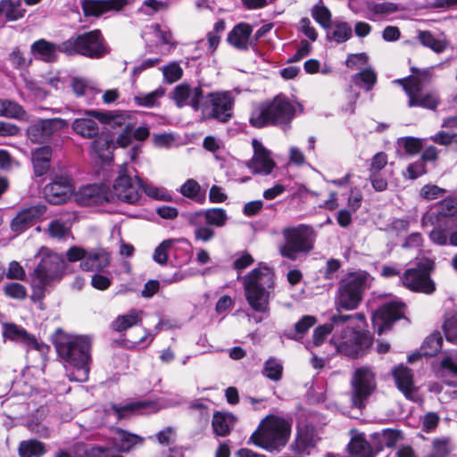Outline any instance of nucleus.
I'll return each instance as SVG.
<instances>
[{
	"mask_svg": "<svg viewBox=\"0 0 457 457\" xmlns=\"http://www.w3.org/2000/svg\"><path fill=\"white\" fill-rule=\"evenodd\" d=\"M54 345L59 356L74 368L70 380L87 381L89 373L90 340L85 336L69 335L61 329L56 331Z\"/></svg>",
	"mask_w": 457,
	"mask_h": 457,
	"instance_id": "obj_1",
	"label": "nucleus"
},
{
	"mask_svg": "<svg viewBox=\"0 0 457 457\" xmlns=\"http://www.w3.org/2000/svg\"><path fill=\"white\" fill-rule=\"evenodd\" d=\"M295 109L289 100L278 95L273 99L255 104L251 112L249 122L254 128L267 126L287 127L295 116Z\"/></svg>",
	"mask_w": 457,
	"mask_h": 457,
	"instance_id": "obj_2",
	"label": "nucleus"
},
{
	"mask_svg": "<svg viewBox=\"0 0 457 457\" xmlns=\"http://www.w3.org/2000/svg\"><path fill=\"white\" fill-rule=\"evenodd\" d=\"M291 425L282 417L266 416L258 428L252 434L250 440L257 446L270 452L279 451L288 441Z\"/></svg>",
	"mask_w": 457,
	"mask_h": 457,
	"instance_id": "obj_3",
	"label": "nucleus"
},
{
	"mask_svg": "<svg viewBox=\"0 0 457 457\" xmlns=\"http://www.w3.org/2000/svg\"><path fill=\"white\" fill-rule=\"evenodd\" d=\"M245 298L249 305L258 312H267L273 276L268 268H256L243 278Z\"/></svg>",
	"mask_w": 457,
	"mask_h": 457,
	"instance_id": "obj_4",
	"label": "nucleus"
},
{
	"mask_svg": "<svg viewBox=\"0 0 457 457\" xmlns=\"http://www.w3.org/2000/svg\"><path fill=\"white\" fill-rule=\"evenodd\" d=\"M37 256L40 262L34 270L31 284L41 296L47 286L61 279L65 270V262L61 255L46 247H41Z\"/></svg>",
	"mask_w": 457,
	"mask_h": 457,
	"instance_id": "obj_5",
	"label": "nucleus"
},
{
	"mask_svg": "<svg viewBox=\"0 0 457 457\" xmlns=\"http://www.w3.org/2000/svg\"><path fill=\"white\" fill-rule=\"evenodd\" d=\"M281 234L284 242L279 245L278 252L285 258L295 261L313 248V231L306 225L285 228Z\"/></svg>",
	"mask_w": 457,
	"mask_h": 457,
	"instance_id": "obj_6",
	"label": "nucleus"
},
{
	"mask_svg": "<svg viewBox=\"0 0 457 457\" xmlns=\"http://www.w3.org/2000/svg\"><path fill=\"white\" fill-rule=\"evenodd\" d=\"M62 49L67 55L82 54L90 58H99L106 53L99 30L71 37L62 43Z\"/></svg>",
	"mask_w": 457,
	"mask_h": 457,
	"instance_id": "obj_7",
	"label": "nucleus"
},
{
	"mask_svg": "<svg viewBox=\"0 0 457 457\" xmlns=\"http://www.w3.org/2000/svg\"><path fill=\"white\" fill-rule=\"evenodd\" d=\"M368 279L369 275L366 272L351 273L342 279L336 302L337 308L345 310L357 308L361 301Z\"/></svg>",
	"mask_w": 457,
	"mask_h": 457,
	"instance_id": "obj_8",
	"label": "nucleus"
},
{
	"mask_svg": "<svg viewBox=\"0 0 457 457\" xmlns=\"http://www.w3.org/2000/svg\"><path fill=\"white\" fill-rule=\"evenodd\" d=\"M433 268L434 262L431 260H422L400 276V283L411 292L431 295L436 291V285L429 275Z\"/></svg>",
	"mask_w": 457,
	"mask_h": 457,
	"instance_id": "obj_9",
	"label": "nucleus"
},
{
	"mask_svg": "<svg viewBox=\"0 0 457 457\" xmlns=\"http://www.w3.org/2000/svg\"><path fill=\"white\" fill-rule=\"evenodd\" d=\"M235 97L231 91L210 93L201 104L203 119L228 122L233 114Z\"/></svg>",
	"mask_w": 457,
	"mask_h": 457,
	"instance_id": "obj_10",
	"label": "nucleus"
},
{
	"mask_svg": "<svg viewBox=\"0 0 457 457\" xmlns=\"http://www.w3.org/2000/svg\"><path fill=\"white\" fill-rule=\"evenodd\" d=\"M331 342L337 348V352L345 355L355 358L370 345V337L367 334L354 329L350 325L342 328L336 327Z\"/></svg>",
	"mask_w": 457,
	"mask_h": 457,
	"instance_id": "obj_11",
	"label": "nucleus"
},
{
	"mask_svg": "<svg viewBox=\"0 0 457 457\" xmlns=\"http://www.w3.org/2000/svg\"><path fill=\"white\" fill-rule=\"evenodd\" d=\"M424 79L425 77L418 75L396 79L395 82L403 87L405 93L409 96V107L420 106L435 110L439 104V97L436 92L423 91Z\"/></svg>",
	"mask_w": 457,
	"mask_h": 457,
	"instance_id": "obj_12",
	"label": "nucleus"
},
{
	"mask_svg": "<svg viewBox=\"0 0 457 457\" xmlns=\"http://www.w3.org/2000/svg\"><path fill=\"white\" fill-rule=\"evenodd\" d=\"M140 182L141 180L137 177L135 181L133 180L126 164L121 165L118 176L114 179L112 189H109L110 202L118 199L129 204H135L140 198Z\"/></svg>",
	"mask_w": 457,
	"mask_h": 457,
	"instance_id": "obj_13",
	"label": "nucleus"
},
{
	"mask_svg": "<svg viewBox=\"0 0 457 457\" xmlns=\"http://www.w3.org/2000/svg\"><path fill=\"white\" fill-rule=\"evenodd\" d=\"M352 403L359 409L365 406V402L376 388L375 374L369 367L358 368L352 378Z\"/></svg>",
	"mask_w": 457,
	"mask_h": 457,
	"instance_id": "obj_14",
	"label": "nucleus"
},
{
	"mask_svg": "<svg viewBox=\"0 0 457 457\" xmlns=\"http://www.w3.org/2000/svg\"><path fill=\"white\" fill-rule=\"evenodd\" d=\"M445 224V228H457V198L450 197L437 204L436 211H430L422 217L421 223Z\"/></svg>",
	"mask_w": 457,
	"mask_h": 457,
	"instance_id": "obj_15",
	"label": "nucleus"
},
{
	"mask_svg": "<svg viewBox=\"0 0 457 457\" xmlns=\"http://www.w3.org/2000/svg\"><path fill=\"white\" fill-rule=\"evenodd\" d=\"M74 186L68 176L56 177L54 180L45 187L46 199L53 204H62L74 196Z\"/></svg>",
	"mask_w": 457,
	"mask_h": 457,
	"instance_id": "obj_16",
	"label": "nucleus"
},
{
	"mask_svg": "<svg viewBox=\"0 0 457 457\" xmlns=\"http://www.w3.org/2000/svg\"><path fill=\"white\" fill-rule=\"evenodd\" d=\"M67 126V121L61 118L39 120L29 127L28 136L31 141L41 143Z\"/></svg>",
	"mask_w": 457,
	"mask_h": 457,
	"instance_id": "obj_17",
	"label": "nucleus"
},
{
	"mask_svg": "<svg viewBox=\"0 0 457 457\" xmlns=\"http://www.w3.org/2000/svg\"><path fill=\"white\" fill-rule=\"evenodd\" d=\"M404 304L392 302L384 304L375 312L372 317L373 326L378 334H382L395 320L403 315Z\"/></svg>",
	"mask_w": 457,
	"mask_h": 457,
	"instance_id": "obj_18",
	"label": "nucleus"
},
{
	"mask_svg": "<svg viewBox=\"0 0 457 457\" xmlns=\"http://www.w3.org/2000/svg\"><path fill=\"white\" fill-rule=\"evenodd\" d=\"M4 337L6 339L22 344L27 348L37 350L42 353L48 351V346L46 344L38 341L34 335L14 323H5L4 325Z\"/></svg>",
	"mask_w": 457,
	"mask_h": 457,
	"instance_id": "obj_19",
	"label": "nucleus"
},
{
	"mask_svg": "<svg viewBox=\"0 0 457 457\" xmlns=\"http://www.w3.org/2000/svg\"><path fill=\"white\" fill-rule=\"evenodd\" d=\"M109 188L104 185H87L74 193L75 201L80 205L102 204L110 202Z\"/></svg>",
	"mask_w": 457,
	"mask_h": 457,
	"instance_id": "obj_20",
	"label": "nucleus"
},
{
	"mask_svg": "<svg viewBox=\"0 0 457 457\" xmlns=\"http://www.w3.org/2000/svg\"><path fill=\"white\" fill-rule=\"evenodd\" d=\"M203 90L200 87H190L187 84H180L175 87L172 99L178 107L190 105L195 111L201 109Z\"/></svg>",
	"mask_w": 457,
	"mask_h": 457,
	"instance_id": "obj_21",
	"label": "nucleus"
},
{
	"mask_svg": "<svg viewBox=\"0 0 457 457\" xmlns=\"http://www.w3.org/2000/svg\"><path fill=\"white\" fill-rule=\"evenodd\" d=\"M252 145L254 154L248 164L249 168L254 173L270 174L275 166L270 152L257 139H253Z\"/></svg>",
	"mask_w": 457,
	"mask_h": 457,
	"instance_id": "obj_22",
	"label": "nucleus"
},
{
	"mask_svg": "<svg viewBox=\"0 0 457 457\" xmlns=\"http://www.w3.org/2000/svg\"><path fill=\"white\" fill-rule=\"evenodd\" d=\"M112 409L120 420L137 414L155 413L159 411L156 403L152 401L130 402L121 406L112 404Z\"/></svg>",
	"mask_w": 457,
	"mask_h": 457,
	"instance_id": "obj_23",
	"label": "nucleus"
},
{
	"mask_svg": "<svg viewBox=\"0 0 457 457\" xmlns=\"http://www.w3.org/2000/svg\"><path fill=\"white\" fill-rule=\"evenodd\" d=\"M90 112L100 111H85L81 117L75 119L71 123L72 130L85 138H95L99 133V126L96 116Z\"/></svg>",
	"mask_w": 457,
	"mask_h": 457,
	"instance_id": "obj_24",
	"label": "nucleus"
},
{
	"mask_svg": "<svg viewBox=\"0 0 457 457\" xmlns=\"http://www.w3.org/2000/svg\"><path fill=\"white\" fill-rule=\"evenodd\" d=\"M46 212L44 205H35L21 211L12 220L11 228L14 232H21L29 227L35 220Z\"/></svg>",
	"mask_w": 457,
	"mask_h": 457,
	"instance_id": "obj_25",
	"label": "nucleus"
},
{
	"mask_svg": "<svg viewBox=\"0 0 457 457\" xmlns=\"http://www.w3.org/2000/svg\"><path fill=\"white\" fill-rule=\"evenodd\" d=\"M31 54L37 59L46 62H54L58 54L62 53V44L55 45L46 39H38L30 46Z\"/></svg>",
	"mask_w": 457,
	"mask_h": 457,
	"instance_id": "obj_26",
	"label": "nucleus"
},
{
	"mask_svg": "<svg viewBox=\"0 0 457 457\" xmlns=\"http://www.w3.org/2000/svg\"><path fill=\"white\" fill-rule=\"evenodd\" d=\"M126 4V0H86L83 11L87 16H100L108 11H120Z\"/></svg>",
	"mask_w": 457,
	"mask_h": 457,
	"instance_id": "obj_27",
	"label": "nucleus"
},
{
	"mask_svg": "<svg viewBox=\"0 0 457 457\" xmlns=\"http://www.w3.org/2000/svg\"><path fill=\"white\" fill-rule=\"evenodd\" d=\"M252 27L245 22L236 25L228 34V42L238 50H247L251 45Z\"/></svg>",
	"mask_w": 457,
	"mask_h": 457,
	"instance_id": "obj_28",
	"label": "nucleus"
},
{
	"mask_svg": "<svg viewBox=\"0 0 457 457\" xmlns=\"http://www.w3.org/2000/svg\"><path fill=\"white\" fill-rule=\"evenodd\" d=\"M393 375L398 389L408 398L413 400V393L416 387L413 382L411 370L403 365L395 368Z\"/></svg>",
	"mask_w": 457,
	"mask_h": 457,
	"instance_id": "obj_29",
	"label": "nucleus"
},
{
	"mask_svg": "<svg viewBox=\"0 0 457 457\" xmlns=\"http://www.w3.org/2000/svg\"><path fill=\"white\" fill-rule=\"evenodd\" d=\"M110 264V255L104 249L91 250L80 262V268L86 271H99Z\"/></svg>",
	"mask_w": 457,
	"mask_h": 457,
	"instance_id": "obj_30",
	"label": "nucleus"
},
{
	"mask_svg": "<svg viewBox=\"0 0 457 457\" xmlns=\"http://www.w3.org/2000/svg\"><path fill=\"white\" fill-rule=\"evenodd\" d=\"M96 116L98 121L109 124L111 126H125V129L133 127L131 116L127 112H91Z\"/></svg>",
	"mask_w": 457,
	"mask_h": 457,
	"instance_id": "obj_31",
	"label": "nucleus"
},
{
	"mask_svg": "<svg viewBox=\"0 0 457 457\" xmlns=\"http://www.w3.org/2000/svg\"><path fill=\"white\" fill-rule=\"evenodd\" d=\"M236 421L237 418L232 413L217 411L212 420L213 432L219 436H226L234 428Z\"/></svg>",
	"mask_w": 457,
	"mask_h": 457,
	"instance_id": "obj_32",
	"label": "nucleus"
},
{
	"mask_svg": "<svg viewBox=\"0 0 457 457\" xmlns=\"http://www.w3.org/2000/svg\"><path fill=\"white\" fill-rule=\"evenodd\" d=\"M204 215L205 220L209 225L216 227H223L228 220L226 212L221 208H211L205 212H198L190 215L189 222L192 225H196V219Z\"/></svg>",
	"mask_w": 457,
	"mask_h": 457,
	"instance_id": "obj_33",
	"label": "nucleus"
},
{
	"mask_svg": "<svg viewBox=\"0 0 457 457\" xmlns=\"http://www.w3.org/2000/svg\"><path fill=\"white\" fill-rule=\"evenodd\" d=\"M52 150L48 146L36 149L32 153V164L37 176L46 174L50 167Z\"/></svg>",
	"mask_w": 457,
	"mask_h": 457,
	"instance_id": "obj_34",
	"label": "nucleus"
},
{
	"mask_svg": "<svg viewBox=\"0 0 457 457\" xmlns=\"http://www.w3.org/2000/svg\"><path fill=\"white\" fill-rule=\"evenodd\" d=\"M144 312L141 310L133 309L128 313L118 316L112 323V328L118 332L139 324L142 321Z\"/></svg>",
	"mask_w": 457,
	"mask_h": 457,
	"instance_id": "obj_35",
	"label": "nucleus"
},
{
	"mask_svg": "<svg viewBox=\"0 0 457 457\" xmlns=\"http://www.w3.org/2000/svg\"><path fill=\"white\" fill-rule=\"evenodd\" d=\"M348 449L352 454L359 457H375L376 455V453L365 439L364 435L361 433H353Z\"/></svg>",
	"mask_w": 457,
	"mask_h": 457,
	"instance_id": "obj_36",
	"label": "nucleus"
},
{
	"mask_svg": "<svg viewBox=\"0 0 457 457\" xmlns=\"http://www.w3.org/2000/svg\"><path fill=\"white\" fill-rule=\"evenodd\" d=\"M453 450V445L450 437H436L423 457H448Z\"/></svg>",
	"mask_w": 457,
	"mask_h": 457,
	"instance_id": "obj_37",
	"label": "nucleus"
},
{
	"mask_svg": "<svg viewBox=\"0 0 457 457\" xmlns=\"http://www.w3.org/2000/svg\"><path fill=\"white\" fill-rule=\"evenodd\" d=\"M18 453L20 457H41L46 453V448L38 440H24L20 443Z\"/></svg>",
	"mask_w": 457,
	"mask_h": 457,
	"instance_id": "obj_38",
	"label": "nucleus"
},
{
	"mask_svg": "<svg viewBox=\"0 0 457 457\" xmlns=\"http://www.w3.org/2000/svg\"><path fill=\"white\" fill-rule=\"evenodd\" d=\"M116 441V446L118 451L126 453L130 451L134 446L137 445H142L144 442V438L137 435L131 434L124 430H119L117 432Z\"/></svg>",
	"mask_w": 457,
	"mask_h": 457,
	"instance_id": "obj_39",
	"label": "nucleus"
},
{
	"mask_svg": "<svg viewBox=\"0 0 457 457\" xmlns=\"http://www.w3.org/2000/svg\"><path fill=\"white\" fill-rule=\"evenodd\" d=\"M353 30L351 26L345 21H336L333 23L331 30L328 32V38L340 44L351 38Z\"/></svg>",
	"mask_w": 457,
	"mask_h": 457,
	"instance_id": "obj_40",
	"label": "nucleus"
},
{
	"mask_svg": "<svg viewBox=\"0 0 457 457\" xmlns=\"http://www.w3.org/2000/svg\"><path fill=\"white\" fill-rule=\"evenodd\" d=\"M165 95V89L158 87L150 93H139L134 97L138 106L152 108L159 105V100Z\"/></svg>",
	"mask_w": 457,
	"mask_h": 457,
	"instance_id": "obj_41",
	"label": "nucleus"
},
{
	"mask_svg": "<svg viewBox=\"0 0 457 457\" xmlns=\"http://www.w3.org/2000/svg\"><path fill=\"white\" fill-rule=\"evenodd\" d=\"M25 8L22 0H4L2 1V13L8 21H16L25 14Z\"/></svg>",
	"mask_w": 457,
	"mask_h": 457,
	"instance_id": "obj_42",
	"label": "nucleus"
},
{
	"mask_svg": "<svg viewBox=\"0 0 457 457\" xmlns=\"http://www.w3.org/2000/svg\"><path fill=\"white\" fill-rule=\"evenodd\" d=\"M443 338L439 332L429 335L420 347L421 354L431 357L437 354L442 348Z\"/></svg>",
	"mask_w": 457,
	"mask_h": 457,
	"instance_id": "obj_43",
	"label": "nucleus"
},
{
	"mask_svg": "<svg viewBox=\"0 0 457 457\" xmlns=\"http://www.w3.org/2000/svg\"><path fill=\"white\" fill-rule=\"evenodd\" d=\"M433 227V229L429 232L430 240L439 245H445L447 244L449 239L448 231L453 228H445V224H441V222L435 223H427L423 224V228Z\"/></svg>",
	"mask_w": 457,
	"mask_h": 457,
	"instance_id": "obj_44",
	"label": "nucleus"
},
{
	"mask_svg": "<svg viewBox=\"0 0 457 457\" xmlns=\"http://www.w3.org/2000/svg\"><path fill=\"white\" fill-rule=\"evenodd\" d=\"M353 81L355 85L364 87L366 91H370L377 82V73L373 69L367 68L353 76Z\"/></svg>",
	"mask_w": 457,
	"mask_h": 457,
	"instance_id": "obj_45",
	"label": "nucleus"
},
{
	"mask_svg": "<svg viewBox=\"0 0 457 457\" xmlns=\"http://www.w3.org/2000/svg\"><path fill=\"white\" fill-rule=\"evenodd\" d=\"M262 373L269 379L278 381L282 378L283 365L278 359L270 357L265 361Z\"/></svg>",
	"mask_w": 457,
	"mask_h": 457,
	"instance_id": "obj_46",
	"label": "nucleus"
},
{
	"mask_svg": "<svg viewBox=\"0 0 457 457\" xmlns=\"http://www.w3.org/2000/svg\"><path fill=\"white\" fill-rule=\"evenodd\" d=\"M201 187L199 183L193 179H187L179 189L180 194L189 199L202 201L204 196L200 195Z\"/></svg>",
	"mask_w": 457,
	"mask_h": 457,
	"instance_id": "obj_47",
	"label": "nucleus"
},
{
	"mask_svg": "<svg viewBox=\"0 0 457 457\" xmlns=\"http://www.w3.org/2000/svg\"><path fill=\"white\" fill-rule=\"evenodd\" d=\"M312 16L322 28L328 29L331 26V12L324 5L316 4L312 9Z\"/></svg>",
	"mask_w": 457,
	"mask_h": 457,
	"instance_id": "obj_48",
	"label": "nucleus"
},
{
	"mask_svg": "<svg viewBox=\"0 0 457 457\" xmlns=\"http://www.w3.org/2000/svg\"><path fill=\"white\" fill-rule=\"evenodd\" d=\"M419 40L424 46L429 47L436 53L443 52L446 46L443 41L435 38L428 31H420Z\"/></svg>",
	"mask_w": 457,
	"mask_h": 457,
	"instance_id": "obj_49",
	"label": "nucleus"
},
{
	"mask_svg": "<svg viewBox=\"0 0 457 457\" xmlns=\"http://www.w3.org/2000/svg\"><path fill=\"white\" fill-rule=\"evenodd\" d=\"M73 92L78 96H85L97 92L94 83L82 78H74L71 81Z\"/></svg>",
	"mask_w": 457,
	"mask_h": 457,
	"instance_id": "obj_50",
	"label": "nucleus"
},
{
	"mask_svg": "<svg viewBox=\"0 0 457 457\" xmlns=\"http://www.w3.org/2000/svg\"><path fill=\"white\" fill-rule=\"evenodd\" d=\"M146 37H152L155 39L160 40L162 44L171 45L175 44L172 42V35L170 31L162 30L157 24L151 26L147 31L145 32Z\"/></svg>",
	"mask_w": 457,
	"mask_h": 457,
	"instance_id": "obj_51",
	"label": "nucleus"
},
{
	"mask_svg": "<svg viewBox=\"0 0 457 457\" xmlns=\"http://www.w3.org/2000/svg\"><path fill=\"white\" fill-rule=\"evenodd\" d=\"M140 188L143 189L148 196L154 199L168 202L171 201V195L163 188H160L153 185L144 184L142 181L140 182L139 189Z\"/></svg>",
	"mask_w": 457,
	"mask_h": 457,
	"instance_id": "obj_52",
	"label": "nucleus"
},
{
	"mask_svg": "<svg viewBox=\"0 0 457 457\" xmlns=\"http://www.w3.org/2000/svg\"><path fill=\"white\" fill-rule=\"evenodd\" d=\"M4 294L15 300H23L27 296L26 287L17 282L7 283L4 287Z\"/></svg>",
	"mask_w": 457,
	"mask_h": 457,
	"instance_id": "obj_53",
	"label": "nucleus"
},
{
	"mask_svg": "<svg viewBox=\"0 0 457 457\" xmlns=\"http://www.w3.org/2000/svg\"><path fill=\"white\" fill-rule=\"evenodd\" d=\"M24 113L22 107L15 102L4 100L2 101V116L18 119Z\"/></svg>",
	"mask_w": 457,
	"mask_h": 457,
	"instance_id": "obj_54",
	"label": "nucleus"
},
{
	"mask_svg": "<svg viewBox=\"0 0 457 457\" xmlns=\"http://www.w3.org/2000/svg\"><path fill=\"white\" fill-rule=\"evenodd\" d=\"M70 228L67 223L54 220L48 226V233L52 237L63 238L68 236Z\"/></svg>",
	"mask_w": 457,
	"mask_h": 457,
	"instance_id": "obj_55",
	"label": "nucleus"
},
{
	"mask_svg": "<svg viewBox=\"0 0 457 457\" xmlns=\"http://www.w3.org/2000/svg\"><path fill=\"white\" fill-rule=\"evenodd\" d=\"M174 239H167L162 242L154 250V260L159 264L166 263L168 260V251L172 246Z\"/></svg>",
	"mask_w": 457,
	"mask_h": 457,
	"instance_id": "obj_56",
	"label": "nucleus"
},
{
	"mask_svg": "<svg viewBox=\"0 0 457 457\" xmlns=\"http://www.w3.org/2000/svg\"><path fill=\"white\" fill-rule=\"evenodd\" d=\"M378 435L381 444L387 447L395 446L402 439L401 432L395 429H384Z\"/></svg>",
	"mask_w": 457,
	"mask_h": 457,
	"instance_id": "obj_57",
	"label": "nucleus"
},
{
	"mask_svg": "<svg viewBox=\"0 0 457 457\" xmlns=\"http://www.w3.org/2000/svg\"><path fill=\"white\" fill-rule=\"evenodd\" d=\"M162 74L167 82L174 83L182 77L183 70L179 64L172 62L162 68Z\"/></svg>",
	"mask_w": 457,
	"mask_h": 457,
	"instance_id": "obj_58",
	"label": "nucleus"
},
{
	"mask_svg": "<svg viewBox=\"0 0 457 457\" xmlns=\"http://www.w3.org/2000/svg\"><path fill=\"white\" fill-rule=\"evenodd\" d=\"M443 329L447 341L457 344V316L445 320Z\"/></svg>",
	"mask_w": 457,
	"mask_h": 457,
	"instance_id": "obj_59",
	"label": "nucleus"
},
{
	"mask_svg": "<svg viewBox=\"0 0 457 457\" xmlns=\"http://www.w3.org/2000/svg\"><path fill=\"white\" fill-rule=\"evenodd\" d=\"M445 193L444 188L436 185H425L420 191V195L425 200H434L442 197Z\"/></svg>",
	"mask_w": 457,
	"mask_h": 457,
	"instance_id": "obj_60",
	"label": "nucleus"
},
{
	"mask_svg": "<svg viewBox=\"0 0 457 457\" xmlns=\"http://www.w3.org/2000/svg\"><path fill=\"white\" fill-rule=\"evenodd\" d=\"M92 150L103 161L108 160L110 157L109 142L105 139H96L91 145Z\"/></svg>",
	"mask_w": 457,
	"mask_h": 457,
	"instance_id": "obj_61",
	"label": "nucleus"
},
{
	"mask_svg": "<svg viewBox=\"0 0 457 457\" xmlns=\"http://www.w3.org/2000/svg\"><path fill=\"white\" fill-rule=\"evenodd\" d=\"M334 329L336 330V326L333 322L331 324H324L317 327L313 332V344L315 345H320L324 342L326 337Z\"/></svg>",
	"mask_w": 457,
	"mask_h": 457,
	"instance_id": "obj_62",
	"label": "nucleus"
},
{
	"mask_svg": "<svg viewBox=\"0 0 457 457\" xmlns=\"http://www.w3.org/2000/svg\"><path fill=\"white\" fill-rule=\"evenodd\" d=\"M398 143L409 154H415L419 153L422 147L421 141L414 137H403L399 139Z\"/></svg>",
	"mask_w": 457,
	"mask_h": 457,
	"instance_id": "obj_63",
	"label": "nucleus"
},
{
	"mask_svg": "<svg viewBox=\"0 0 457 457\" xmlns=\"http://www.w3.org/2000/svg\"><path fill=\"white\" fill-rule=\"evenodd\" d=\"M441 367L457 378V353L445 355L441 361Z\"/></svg>",
	"mask_w": 457,
	"mask_h": 457,
	"instance_id": "obj_64",
	"label": "nucleus"
}]
</instances>
